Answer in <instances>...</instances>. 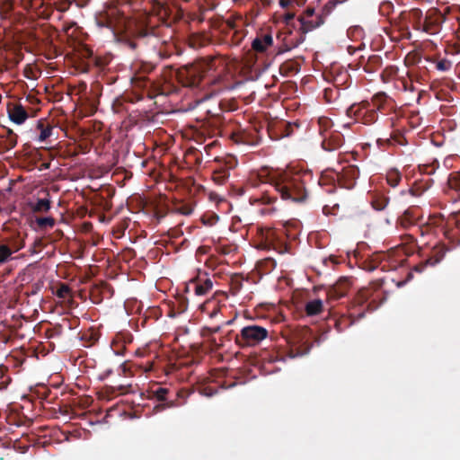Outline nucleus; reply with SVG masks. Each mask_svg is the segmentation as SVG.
I'll return each mask as SVG.
<instances>
[{"label": "nucleus", "instance_id": "bb28decb", "mask_svg": "<svg viewBox=\"0 0 460 460\" xmlns=\"http://www.w3.org/2000/svg\"><path fill=\"white\" fill-rule=\"evenodd\" d=\"M334 327L339 332H341L349 326H351L354 323L353 314H349V315L341 314L339 316H335L333 319Z\"/></svg>", "mask_w": 460, "mask_h": 460}, {"label": "nucleus", "instance_id": "49530a36", "mask_svg": "<svg viewBox=\"0 0 460 460\" xmlns=\"http://www.w3.org/2000/svg\"><path fill=\"white\" fill-rule=\"evenodd\" d=\"M36 223L40 229L52 228L55 226V219L51 217H37Z\"/></svg>", "mask_w": 460, "mask_h": 460}, {"label": "nucleus", "instance_id": "4be33fe9", "mask_svg": "<svg viewBox=\"0 0 460 460\" xmlns=\"http://www.w3.org/2000/svg\"><path fill=\"white\" fill-rule=\"evenodd\" d=\"M389 101V97L385 93H378L372 97L368 103L377 113L378 111L384 113L388 109Z\"/></svg>", "mask_w": 460, "mask_h": 460}, {"label": "nucleus", "instance_id": "e433bc0d", "mask_svg": "<svg viewBox=\"0 0 460 460\" xmlns=\"http://www.w3.org/2000/svg\"><path fill=\"white\" fill-rule=\"evenodd\" d=\"M431 180H428L426 181H416L413 186L409 190V192L411 196L418 197L420 196L424 191H426L431 183Z\"/></svg>", "mask_w": 460, "mask_h": 460}, {"label": "nucleus", "instance_id": "de8ad7c7", "mask_svg": "<svg viewBox=\"0 0 460 460\" xmlns=\"http://www.w3.org/2000/svg\"><path fill=\"white\" fill-rule=\"evenodd\" d=\"M5 138L7 149H12L17 145V135L12 129H6Z\"/></svg>", "mask_w": 460, "mask_h": 460}, {"label": "nucleus", "instance_id": "f03ea898", "mask_svg": "<svg viewBox=\"0 0 460 460\" xmlns=\"http://www.w3.org/2000/svg\"><path fill=\"white\" fill-rule=\"evenodd\" d=\"M177 79L179 83L189 88H204L215 82L212 70L208 63L204 61L187 65L178 69Z\"/></svg>", "mask_w": 460, "mask_h": 460}, {"label": "nucleus", "instance_id": "6e6552de", "mask_svg": "<svg viewBox=\"0 0 460 460\" xmlns=\"http://www.w3.org/2000/svg\"><path fill=\"white\" fill-rule=\"evenodd\" d=\"M152 40L157 41L154 28L146 26H137L132 31V38L127 39L125 44L132 50L137 49L141 44H147Z\"/></svg>", "mask_w": 460, "mask_h": 460}, {"label": "nucleus", "instance_id": "f8f14e48", "mask_svg": "<svg viewBox=\"0 0 460 460\" xmlns=\"http://www.w3.org/2000/svg\"><path fill=\"white\" fill-rule=\"evenodd\" d=\"M372 296L373 290L368 288L360 289L355 296L352 302L353 307H359L362 309L358 314V319L364 317L366 311H374L377 307V305L374 304V299L368 302Z\"/></svg>", "mask_w": 460, "mask_h": 460}, {"label": "nucleus", "instance_id": "2eb2a0df", "mask_svg": "<svg viewBox=\"0 0 460 460\" xmlns=\"http://www.w3.org/2000/svg\"><path fill=\"white\" fill-rule=\"evenodd\" d=\"M351 287V281L349 278H341L333 286L327 290L328 299L338 300L347 295Z\"/></svg>", "mask_w": 460, "mask_h": 460}, {"label": "nucleus", "instance_id": "4468645a", "mask_svg": "<svg viewBox=\"0 0 460 460\" xmlns=\"http://www.w3.org/2000/svg\"><path fill=\"white\" fill-rule=\"evenodd\" d=\"M339 185L342 188L350 190L355 184L359 176V170L358 166L349 164L342 168L341 172H338Z\"/></svg>", "mask_w": 460, "mask_h": 460}, {"label": "nucleus", "instance_id": "a878e982", "mask_svg": "<svg viewBox=\"0 0 460 460\" xmlns=\"http://www.w3.org/2000/svg\"><path fill=\"white\" fill-rule=\"evenodd\" d=\"M376 143L378 146H383V145L405 146L407 144V140L401 131L394 130L391 133L389 138H378Z\"/></svg>", "mask_w": 460, "mask_h": 460}, {"label": "nucleus", "instance_id": "423d86ee", "mask_svg": "<svg viewBox=\"0 0 460 460\" xmlns=\"http://www.w3.org/2000/svg\"><path fill=\"white\" fill-rule=\"evenodd\" d=\"M346 114L348 117L365 125H372L377 121L378 113L369 105L368 101L350 105Z\"/></svg>", "mask_w": 460, "mask_h": 460}, {"label": "nucleus", "instance_id": "aec40b11", "mask_svg": "<svg viewBox=\"0 0 460 460\" xmlns=\"http://www.w3.org/2000/svg\"><path fill=\"white\" fill-rule=\"evenodd\" d=\"M9 119L16 123L22 124L29 117L27 111L20 103H10L7 106Z\"/></svg>", "mask_w": 460, "mask_h": 460}, {"label": "nucleus", "instance_id": "9d476101", "mask_svg": "<svg viewBox=\"0 0 460 460\" xmlns=\"http://www.w3.org/2000/svg\"><path fill=\"white\" fill-rule=\"evenodd\" d=\"M401 15L402 18L407 22V24L402 26L400 30L402 36L410 40L411 33L409 31L408 25L411 24L414 30L420 31L425 22V15H423L422 11L418 8H413L408 12H403Z\"/></svg>", "mask_w": 460, "mask_h": 460}, {"label": "nucleus", "instance_id": "774afa93", "mask_svg": "<svg viewBox=\"0 0 460 460\" xmlns=\"http://www.w3.org/2000/svg\"><path fill=\"white\" fill-rule=\"evenodd\" d=\"M294 18H295V14L292 13H288L285 14V16H284L285 22L288 25L294 20Z\"/></svg>", "mask_w": 460, "mask_h": 460}, {"label": "nucleus", "instance_id": "72a5a7b5", "mask_svg": "<svg viewBox=\"0 0 460 460\" xmlns=\"http://www.w3.org/2000/svg\"><path fill=\"white\" fill-rule=\"evenodd\" d=\"M201 309L204 313H206L210 318H214L220 312V306L216 300H208L206 301Z\"/></svg>", "mask_w": 460, "mask_h": 460}, {"label": "nucleus", "instance_id": "0e129e2a", "mask_svg": "<svg viewBox=\"0 0 460 460\" xmlns=\"http://www.w3.org/2000/svg\"><path fill=\"white\" fill-rule=\"evenodd\" d=\"M49 333V337L53 338L54 336H59L62 333V328L60 325L55 326L52 330L48 331Z\"/></svg>", "mask_w": 460, "mask_h": 460}, {"label": "nucleus", "instance_id": "b1692460", "mask_svg": "<svg viewBox=\"0 0 460 460\" xmlns=\"http://www.w3.org/2000/svg\"><path fill=\"white\" fill-rule=\"evenodd\" d=\"M272 43L273 39L270 34H262L252 40V48L256 52L263 53Z\"/></svg>", "mask_w": 460, "mask_h": 460}, {"label": "nucleus", "instance_id": "7ed1b4c3", "mask_svg": "<svg viewBox=\"0 0 460 460\" xmlns=\"http://www.w3.org/2000/svg\"><path fill=\"white\" fill-rule=\"evenodd\" d=\"M269 335L266 328L251 324L243 327L234 337L235 343L242 349L256 346Z\"/></svg>", "mask_w": 460, "mask_h": 460}, {"label": "nucleus", "instance_id": "09e8293b", "mask_svg": "<svg viewBox=\"0 0 460 460\" xmlns=\"http://www.w3.org/2000/svg\"><path fill=\"white\" fill-rule=\"evenodd\" d=\"M433 62L435 63V67L438 71L446 72V71L450 70L452 67V62L446 58H442L439 60H434Z\"/></svg>", "mask_w": 460, "mask_h": 460}, {"label": "nucleus", "instance_id": "69168bd1", "mask_svg": "<svg viewBox=\"0 0 460 460\" xmlns=\"http://www.w3.org/2000/svg\"><path fill=\"white\" fill-rule=\"evenodd\" d=\"M176 369V367L174 364H169L166 367H163V371L166 376L170 375Z\"/></svg>", "mask_w": 460, "mask_h": 460}, {"label": "nucleus", "instance_id": "cd10ccee", "mask_svg": "<svg viewBox=\"0 0 460 460\" xmlns=\"http://www.w3.org/2000/svg\"><path fill=\"white\" fill-rule=\"evenodd\" d=\"M190 285L193 286L194 293L197 296L206 295L213 287L211 279L208 278L205 279L203 281L193 280L190 282Z\"/></svg>", "mask_w": 460, "mask_h": 460}, {"label": "nucleus", "instance_id": "603ef678", "mask_svg": "<svg viewBox=\"0 0 460 460\" xmlns=\"http://www.w3.org/2000/svg\"><path fill=\"white\" fill-rule=\"evenodd\" d=\"M175 211L181 215L190 216L193 212V207L190 204H181L175 208Z\"/></svg>", "mask_w": 460, "mask_h": 460}, {"label": "nucleus", "instance_id": "c85d7f7f", "mask_svg": "<svg viewBox=\"0 0 460 460\" xmlns=\"http://www.w3.org/2000/svg\"><path fill=\"white\" fill-rule=\"evenodd\" d=\"M323 310V303L321 299H314L305 304V311L306 315L314 316L320 314Z\"/></svg>", "mask_w": 460, "mask_h": 460}, {"label": "nucleus", "instance_id": "473e14b6", "mask_svg": "<svg viewBox=\"0 0 460 460\" xmlns=\"http://www.w3.org/2000/svg\"><path fill=\"white\" fill-rule=\"evenodd\" d=\"M37 130L40 131L38 140L43 142L51 136L53 128L49 123L40 120L37 124Z\"/></svg>", "mask_w": 460, "mask_h": 460}, {"label": "nucleus", "instance_id": "680f3d73", "mask_svg": "<svg viewBox=\"0 0 460 460\" xmlns=\"http://www.w3.org/2000/svg\"><path fill=\"white\" fill-rule=\"evenodd\" d=\"M144 368L146 373L152 371H158V367L155 366V362L147 361L145 366H141Z\"/></svg>", "mask_w": 460, "mask_h": 460}, {"label": "nucleus", "instance_id": "c03bdc74", "mask_svg": "<svg viewBox=\"0 0 460 460\" xmlns=\"http://www.w3.org/2000/svg\"><path fill=\"white\" fill-rule=\"evenodd\" d=\"M448 186L457 191H460V171L452 172L447 180Z\"/></svg>", "mask_w": 460, "mask_h": 460}, {"label": "nucleus", "instance_id": "6e6d98bb", "mask_svg": "<svg viewBox=\"0 0 460 460\" xmlns=\"http://www.w3.org/2000/svg\"><path fill=\"white\" fill-rule=\"evenodd\" d=\"M82 340L89 341L90 344L88 346H93L98 341L99 336L94 332H85L83 334Z\"/></svg>", "mask_w": 460, "mask_h": 460}, {"label": "nucleus", "instance_id": "e2e57ef3", "mask_svg": "<svg viewBox=\"0 0 460 460\" xmlns=\"http://www.w3.org/2000/svg\"><path fill=\"white\" fill-rule=\"evenodd\" d=\"M243 39V34L241 31H235L232 40L234 45H239Z\"/></svg>", "mask_w": 460, "mask_h": 460}, {"label": "nucleus", "instance_id": "c9c22d12", "mask_svg": "<svg viewBox=\"0 0 460 460\" xmlns=\"http://www.w3.org/2000/svg\"><path fill=\"white\" fill-rule=\"evenodd\" d=\"M126 340L122 334H117L111 342V349L117 355H123L126 349Z\"/></svg>", "mask_w": 460, "mask_h": 460}, {"label": "nucleus", "instance_id": "f704fd0d", "mask_svg": "<svg viewBox=\"0 0 460 460\" xmlns=\"http://www.w3.org/2000/svg\"><path fill=\"white\" fill-rule=\"evenodd\" d=\"M53 8L51 5H47L43 2V0H39V4L37 10L35 11V14L41 19L48 20L53 14Z\"/></svg>", "mask_w": 460, "mask_h": 460}, {"label": "nucleus", "instance_id": "bf43d9fd", "mask_svg": "<svg viewBox=\"0 0 460 460\" xmlns=\"http://www.w3.org/2000/svg\"><path fill=\"white\" fill-rule=\"evenodd\" d=\"M22 4L25 9L33 10L35 12L39 4V0H22Z\"/></svg>", "mask_w": 460, "mask_h": 460}, {"label": "nucleus", "instance_id": "20e7f679", "mask_svg": "<svg viewBox=\"0 0 460 460\" xmlns=\"http://www.w3.org/2000/svg\"><path fill=\"white\" fill-rule=\"evenodd\" d=\"M313 338V332L307 326H300L290 331L287 341L296 349L297 355H304L309 351Z\"/></svg>", "mask_w": 460, "mask_h": 460}, {"label": "nucleus", "instance_id": "c756f323", "mask_svg": "<svg viewBox=\"0 0 460 460\" xmlns=\"http://www.w3.org/2000/svg\"><path fill=\"white\" fill-rule=\"evenodd\" d=\"M383 65V59L378 55L370 56L365 65L363 66V69L367 73H375Z\"/></svg>", "mask_w": 460, "mask_h": 460}, {"label": "nucleus", "instance_id": "052dcab7", "mask_svg": "<svg viewBox=\"0 0 460 460\" xmlns=\"http://www.w3.org/2000/svg\"><path fill=\"white\" fill-rule=\"evenodd\" d=\"M117 390L119 392L120 394H132L135 392L132 385H119L117 387Z\"/></svg>", "mask_w": 460, "mask_h": 460}, {"label": "nucleus", "instance_id": "a19ab883", "mask_svg": "<svg viewBox=\"0 0 460 460\" xmlns=\"http://www.w3.org/2000/svg\"><path fill=\"white\" fill-rule=\"evenodd\" d=\"M31 208L37 213L47 212L50 208V201L48 199H39L36 203L31 206Z\"/></svg>", "mask_w": 460, "mask_h": 460}, {"label": "nucleus", "instance_id": "4c0bfd02", "mask_svg": "<svg viewBox=\"0 0 460 460\" xmlns=\"http://www.w3.org/2000/svg\"><path fill=\"white\" fill-rule=\"evenodd\" d=\"M402 180V174L397 169H391L386 173L387 183L391 187H396Z\"/></svg>", "mask_w": 460, "mask_h": 460}, {"label": "nucleus", "instance_id": "2f4dec72", "mask_svg": "<svg viewBox=\"0 0 460 460\" xmlns=\"http://www.w3.org/2000/svg\"><path fill=\"white\" fill-rule=\"evenodd\" d=\"M185 159L187 164L199 166L202 163V153L194 147H190L186 151Z\"/></svg>", "mask_w": 460, "mask_h": 460}, {"label": "nucleus", "instance_id": "412c9836", "mask_svg": "<svg viewBox=\"0 0 460 460\" xmlns=\"http://www.w3.org/2000/svg\"><path fill=\"white\" fill-rule=\"evenodd\" d=\"M420 216L417 214V209L414 208H409L403 214L398 218L397 223L404 229L414 226L419 219Z\"/></svg>", "mask_w": 460, "mask_h": 460}, {"label": "nucleus", "instance_id": "8fccbe9b", "mask_svg": "<svg viewBox=\"0 0 460 460\" xmlns=\"http://www.w3.org/2000/svg\"><path fill=\"white\" fill-rule=\"evenodd\" d=\"M12 254L13 250L11 247L5 244L0 245V263L6 262Z\"/></svg>", "mask_w": 460, "mask_h": 460}, {"label": "nucleus", "instance_id": "dca6fc26", "mask_svg": "<svg viewBox=\"0 0 460 460\" xmlns=\"http://www.w3.org/2000/svg\"><path fill=\"white\" fill-rule=\"evenodd\" d=\"M323 137L322 147L325 151H335L341 147L344 143L343 135L338 130H332Z\"/></svg>", "mask_w": 460, "mask_h": 460}, {"label": "nucleus", "instance_id": "6ab92c4d", "mask_svg": "<svg viewBox=\"0 0 460 460\" xmlns=\"http://www.w3.org/2000/svg\"><path fill=\"white\" fill-rule=\"evenodd\" d=\"M283 235H287L288 237L291 236L292 238L296 237V234L289 235V234H288V229L285 226H283L281 228L268 230L266 234V239L269 242L278 241L279 243V249L280 253L286 252L288 251V245L282 240Z\"/></svg>", "mask_w": 460, "mask_h": 460}, {"label": "nucleus", "instance_id": "338daca9", "mask_svg": "<svg viewBox=\"0 0 460 460\" xmlns=\"http://www.w3.org/2000/svg\"><path fill=\"white\" fill-rule=\"evenodd\" d=\"M145 74L150 73L155 69V66L152 64H143L140 67Z\"/></svg>", "mask_w": 460, "mask_h": 460}, {"label": "nucleus", "instance_id": "13d9d810", "mask_svg": "<svg viewBox=\"0 0 460 460\" xmlns=\"http://www.w3.org/2000/svg\"><path fill=\"white\" fill-rule=\"evenodd\" d=\"M24 246V242L19 238L14 239L9 247L12 248L13 253L20 251Z\"/></svg>", "mask_w": 460, "mask_h": 460}, {"label": "nucleus", "instance_id": "ea45409f", "mask_svg": "<svg viewBox=\"0 0 460 460\" xmlns=\"http://www.w3.org/2000/svg\"><path fill=\"white\" fill-rule=\"evenodd\" d=\"M318 126L320 134L324 137L328 134V130L333 126L332 119L328 117H320L318 119Z\"/></svg>", "mask_w": 460, "mask_h": 460}, {"label": "nucleus", "instance_id": "f257e3e1", "mask_svg": "<svg viewBox=\"0 0 460 460\" xmlns=\"http://www.w3.org/2000/svg\"><path fill=\"white\" fill-rule=\"evenodd\" d=\"M266 177L282 199L292 202H303L306 199V185L313 181V173L308 170L288 169Z\"/></svg>", "mask_w": 460, "mask_h": 460}, {"label": "nucleus", "instance_id": "a211bd4d", "mask_svg": "<svg viewBox=\"0 0 460 460\" xmlns=\"http://www.w3.org/2000/svg\"><path fill=\"white\" fill-rule=\"evenodd\" d=\"M297 22H299V30L301 31L299 42H303L305 40V34L321 26L323 23V18L321 15H316L314 18L309 19L299 17Z\"/></svg>", "mask_w": 460, "mask_h": 460}, {"label": "nucleus", "instance_id": "393cba45", "mask_svg": "<svg viewBox=\"0 0 460 460\" xmlns=\"http://www.w3.org/2000/svg\"><path fill=\"white\" fill-rule=\"evenodd\" d=\"M389 197L382 192H375L370 196V204L376 211H383L389 204Z\"/></svg>", "mask_w": 460, "mask_h": 460}, {"label": "nucleus", "instance_id": "f3484780", "mask_svg": "<svg viewBox=\"0 0 460 460\" xmlns=\"http://www.w3.org/2000/svg\"><path fill=\"white\" fill-rule=\"evenodd\" d=\"M317 182L320 186L325 188L326 192L332 193L336 188V184H339V174L334 170H326L322 172L318 178Z\"/></svg>", "mask_w": 460, "mask_h": 460}, {"label": "nucleus", "instance_id": "5fc2aeb1", "mask_svg": "<svg viewBox=\"0 0 460 460\" xmlns=\"http://www.w3.org/2000/svg\"><path fill=\"white\" fill-rule=\"evenodd\" d=\"M255 200L261 201L263 204H270L276 200V197L270 195L268 190H265L261 193V197L255 199Z\"/></svg>", "mask_w": 460, "mask_h": 460}, {"label": "nucleus", "instance_id": "1a4fd4ad", "mask_svg": "<svg viewBox=\"0 0 460 460\" xmlns=\"http://www.w3.org/2000/svg\"><path fill=\"white\" fill-rule=\"evenodd\" d=\"M228 137L236 144L257 146L261 141V136L255 128H230Z\"/></svg>", "mask_w": 460, "mask_h": 460}, {"label": "nucleus", "instance_id": "864d4df0", "mask_svg": "<svg viewBox=\"0 0 460 460\" xmlns=\"http://www.w3.org/2000/svg\"><path fill=\"white\" fill-rule=\"evenodd\" d=\"M189 393L187 390L181 389L178 391L172 390V398H176L177 402H181V405L185 403L186 398L188 397Z\"/></svg>", "mask_w": 460, "mask_h": 460}, {"label": "nucleus", "instance_id": "37998d69", "mask_svg": "<svg viewBox=\"0 0 460 460\" xmlns=\"http://www.w3.org/2000/svg\"><path fill=\"white\" fill-rule=\"evenodd\" d=\"M230 172L226 171H213L212 179L219 185H223L229 178Z\"/></svg>", "mask_w": 460, "mask_h": 460}, {"label": "nucleus", "instance_id": "0eeeda50", "mask_svg": "<svg viewBox=\"0 0 460 460\" xmlns=\"http://www.w3.org/2000/svg\"><path fill=\"white\" fill-rule=\"evenodd\" d=\"M148 393L149 399H155L159 402V403L154 407V411L156 412L163 411L169 408L181 406V402H177L176 398H172V390L171 389L160 385H154L150 387Z\"/></svg>", "mask_w": 460, "mask_h": 460}, {"label": "nucleus", "instance_id": "4d7b16f0", "mask_svg": "<svg viewBox=\"0 0 460 460\" xmlns=\"http://www.w3.org/2000/svg\"><path fill=\"white\" fill-rule=\"evenodd\" d=\"M363 33V29L359 26L351 27L348 30V35L351 38H360Z\"/></svg>", "mask_w": 460, "mask_h": 460}, {"label": "nucleus", "instance_id": "a18cd8bd", "mask_svg": "<svg viewBox=\"0 0 460 460\" xmlns=\"http://www.w3.org/2000/svg\"><path fill=\"white\" fill-rule=\"evenodd\" d=\"M55 294L61 299H66L71 296V288L67 284L60 283Z\"/></svg>", "mask_w": 460, "mask_h": 460}, {"label": "nucleus", "instance_id": "7c9ffc66", "mask_svg": "<svg viewBox=\"0 0 460 460\" xmlns=\"http://www.w3.org/2000/svg\"><path fill=\"white\" fill-rule=\"evenodd\" d=\"M300 70V64L296 60H287L279 67L282 75L289 76L296 74Z\"/></svg>", "mask_w": 460, "mask_h": 460}, {"label": "nucleus", "instance_id": "39448f33", "mask_svg": "<svg viewBox=\"0 0 460 460\" xmlns=\"http://www.w3.org/2000/svg\"><path fill=\"white\" fill-rule=\"evenodd\" d=\"M230 126L225 117L220 115L211 116L201 123L199 133L204 137H228Z\"/></svg>", "mask_w": 460, "mask_h": 460}, {"label": "nucleus", "instance_id": "79ce46f5", "mask_svg": "<svg viewBox=\"0 0 460 460\" xmlns=\"http://www.w3.org/2000/svg\"><path fill=\"white\" fill-rule=\"evenodd\" d=\"M341 95V89L337 87H329L323 91V97L327 102H335Z\"/></svg>", "mask_w": 460, "mask_h": 460}, {"label": "nucleus", "instance_id": "9b49d317", "mask_svg": "<svg viewBox=\"0 0 460 460\" xmlns=\"http://www.w3.org/2000/svg\"><path fill=\"white\" fill-rule=\"evenodd\" d=\"M425 22L420 31L429 35H436L440 32L445 16L438 10L430 9L425 14Z\"/></svg>", "mask_w": 460, "mask_h": 460}, {"label": "nucleus", "instance_id": "5701e85b", "mask_svg": "<svg viewBox=\"0 0 460 460\" xmlns=\"http://www.w3.org/2000/svg\"><path fill=\"white\" fill-rule=\"evenodd\" d=\"M385 259V254L384 252H376L370 256L369 259L366 260L363 262V269L367 271H374L377 268L381 267V270H384L385 265H383V261Z\"/></svg>", "mask_w": 460, "mask_h": 460}, {"label": "nucleus", "instance_id": "3c124183", "mask_svg": "<svg viewBox=\"0 0 460 460\" xmlns=\"http://www.w3.org/2000/svg\"><path fill=\"white\" fill-rule=\"evenodd\" d=\"M349 78V75L348 74L347 71L338 74L333 79L334 80L333 87L340 88L341 85H343L347 83Z\"/></svg>", "mask_w": 460, "mask_h": 460}, {"label": "nucleus", "instance_id": "ddd939ff", "mask_svg": "<svg viewBox=\"0 0 460 460\" xmlns=\"http://www.w3.org/2000/svg\"><path fill=\"white\" fill-rule=\"evenodd\" d=\"M447 251L448 249L445 244H437L434 246L431 254L427 259L414 266V270L417 272H422L427 266L437 265L443 260Z\"/></svg>", "mask_w": 460, "mask_h": 460}, {"label": "nucleus", "instance_id": "58836bf2", "mask_svg": "<svg viewBox=\"0 0 460 460\" xmlns=\"http://www.w3.org/2000/svg\"><path fill=\"white\" fill-rule=\"evenodd\" d=\"M217 166L213 169V171H226L230 172V170L235 166V163L232 158L227 160L224 159H216Z\"/></svg>", "mask_w": 460, "mask_h": 460}]
</instances>
